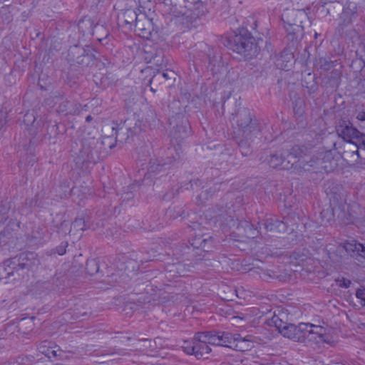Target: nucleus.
I'll return each instance as SVG.
<instances>
[{
    "label": "nucleus",
    "mask_w": 365,
    "mask_h": 365,
    "mask_svg": "<svg viewBox=\"0 0 365 365\" xmlns=\"http://www.w3.org/2000/svg\"><path fill=\"white\" fill-rule=\"evenodd\" d=\"M93 120V118L91 115H88L86 118V122H91V120Z\"/></svg>",
    "instance_id": "bf43d9fd"
},
{
    "label": "nucleus",
    "mask_w": 365,
    "mask_h": 365,
    "mask_svg": "<svg viewBox=\"0 0 365 365\" xmlns=\"http://www.w3.org/2000/svg\"><path fill=\"white\" fill-rule=\"evenodd\" d=\"M225 212L226 210L224 208H221L219 210V212L215 214L213 216H211L212 218L215 219L216 221H220L222 219H225Z\"/></svg>",
    "instance_id": "37998d69"
},
{
    "label": "nucleus",
    "mask_w": 365,
    "mask_h": 365,
    "mask_svg": "<svg viewBox=\"0 0 365 365\" xmlns=\"http://www.w3.org/2000/svg\"><path fill=\"white\" fill-rule=\"evenodd\" d=\"M274 323L279 332L284 336L296 341V339H297V336H296V325L292 324H287L278 318L274 321Z\"/></svg>",
    "instance_id": "6ab92c4d"
},
{
    "label": "nucleus",
    "mask_w": 365,
    "mask_h": 365,
    "mask_svg": "<svg viewBox=\"0 0 365 365\" xmlns=\"http://www.w3.org/2000/svg\"><path fill=\"white\" fill-rule=\"evenodd\" d=\"M113 125H114L112 127V129L115 131V140H118L120 142L125 141L129 138L128 133L131 132V128L125 127V123L123 124H118L113 122Z\"/></svg>",
    "instance_id": "a878e982"
},
{
    "label": "nucleus",
    "mask_w": 365,
    "mask_h": 365,
    "mask_svg": "<svg viewBox=\"0 0 365 365\" xmlns=\"http://www.w3.org/2000/svg\"><path fill=\"white\" fill-rule=\"evenodd\" d=\"M235 140L240 148V152L243 156H248L252 153V148L250 144V140L253 138H237L235 135Z\"/></svg>",
    "instance_id": "cd10ccee"
},
{
    "label": "nucleus",
    "mask_w": 365,
    "mask_h": 365,
    "mask_svg": "<svg viewBox=\"0 0 365 365\" xmlns=\"http://www.w3.org/2000/svg\"><path fill=\"white\" fill-rule=\"evenodd\" d=\"M356 297L361 300V303H365V288L358 289L356 292Z\"/></svg>",
    "instance_id": "c03bdc74"
},
{
    "label": "nucleus",
    "mask_w": 365,
    "mask_h": 365,
    "mask_svg": "<svg viewBox=\"0 0 365 365\" xmlns=\"http://www.w3.org/2000/svg\"><path fill=\"white\" fill-rule=\"evenodd\" d=\"M304 147L293 146L290 150L284 148L271 151L267 163L271 168L289 170L301 161Z\"/></svg>",
    "instance_id": "f03ea898"
},
{
    "label": "nucleus",
    "mask_w": 365,
    "mask_h": 365,
    "mask_svg": "<svg viewBox=\"0 0 365 365\" xmlns=\"http://www.w3.org/2000/svg\"><path fill=\"white\" fill-rule=\"evenodd\" d=\"M36 118L33 114L27 113L24 115V121L26 125L32 124L35 121Z\"/></svg>",
    "instance_id": "49530a36"
},
{
    "label": "nucleus",
    "mask_w": 365,
    "mask_h": 365,
    "mask_svg": "<svg viewBox=\"0 0 365 365\" xmlns=\"http://www.w3.org/2000/svg\"><path fill=\"white\" fill-rule=\"evenodd\" d=\"M236 335L227 331H215V346H222L232 349Z\"/></svg>",
    "instance_id": "a211bd4d"
},
{
    "label": "nucleus",
    "mask_w": 365,
    "mask_h": 365,
    "mask_svg": "<svg viewBox=\"0 0 365 365\" xmlns=\"http://www.w3.org/2000/svg\"><path fill=\"white\" fill-rule=\"evenodd\" d=\"M101 144L102 145L108 147L110 149H112L115 146V144L112 143V138L110 136L103 138L101 142Z\"/></svg>",
    "instance_id": "79ce46f5"
},
{
    "label": "nucleus",
    "mask_w": 365,
    "mask_h": 365,
    "mask_svg": "<svg viewBox=\"0 0 365 365\" xmlns=\"http://www.w3.org/2000/svg\"><path fill=\"white\" fill-rule=\"evenodd\" d=\"M190 132V125L187 120H182L180 125H177L173 127V130L171 132L173 138L175 139L176 142L179 144L182 140L187 138Z\"/></svg>",
    "instance_id": "dca6fc26"
},
{
    "label": "nucleus",
    "mask_w": 365,
    "mask_h": 365,
    "mask_svg": "<svg viewBox=\"0 0 365 365\" xmlns=\"http://www.w3.org/2000/svg\"><path fill=\"white\" fill-rule=\"evenodd\" d=\"M358 143H359V145H361L363 158H365V134H363V135L361 137V139Z\"/></svg>",
    "instance_id": "09e8293b"
},
{
    "label": "nucleus",
    "mask_w": 365,
    "mask_h": 365,
    "mask_svg": "<svg viewBox=\"0 0 365 365\" xmlns=\"http://www.w3.org/2000/svg\"><path fill=\"white\" fill-rule=\"evenodd\" d=\"M85 221L83 218H76L71 224V232L72 230L75 232L83 231L85 230Z\"/></svg>",
    "instance_id": "c9c22d12"
},
{
    "label": "nucleus",
    "mask_w": 365,
    "mask_h": 365,
    "mask_svg": "<svg viewBox=\"0 0 365 365\" xmlns=\"http://www.w3.org/2000/svg\"><path fill=\"white\" fill-rule=\"evenodd\" d=\"M341 78V72L334 68L329 73V74L324 78V83L330 88H338L340 85Z\"/></svg>",
    "instance_id": "4be33fe9"
},
{
    "label": "nucleus",
    "mask_w": 365,
    "mask_h": 365,
    "mask_svg": "<svg viewBox=\"0 0 365 365\" xmlns=\"http://www.w3.org/2000/svg\"><path fill=\"white\" fill-rule=\"evenodd\" d=\"M254 347V344L250 340L245 338H241L239 334L237 335L235 339V343L232 345V349L238 351H247L251 350Z\"/></svg>",
    "instance_id": "5701e85b"
},
{
    "label": "nucleus",
    "mask_w": 365,
    "mask_h": 365,
    "mask_svg": "<svg viewBox=\"0 0 365 365\" xmlns=\"http://www.w3.org/2000/svg\"><path fill=\"white\" fill-rule=\"evenodd\" d=\"M304 153H302L300 165H309L310 167L319 171L329 173L333 171L338 165L336 160L334 159L331 150H323L314 154L312 157L308 160Z\"/></svg>",
    "instance_id": "20e7f679"
},
{
    "label": "nucleus",
    "mask_w": 365,
    "mask_h": 365,
    "mask_svg": "<svg viewBox=\"0 0 365 365\" xmlns=\"http://www.w3.org/2000/svg\"><path fill=\"white\" fill-rule=\"evenodd\" d=\"M123 19L125 24H134L135 26L140 20L137 11L133 9H128L125 10L123 13Z\"/></svg>",
    "instance_id": "c756f323"
},
{
    "label": "nucleus",
    "mask_w": 365,
    "mask_h": 365,
    "mask_svg": "<svg viewBox=\"0 0 365 365\" xmlns=\"http://www.w3.org/2000/svg\"><path fill=\"white\" fill-rule=\"evenodd\" d=\"M38 349L40 353L45 355L50 359H56L58 360H63L66 353L60 349L57 346L52 344L51 341H43L38 346Z\"/></svg>",
    "instance_id": "f8f14e48"
},
{
    "label": "nucleus",
    "mask_w": 365,
    "mask_h": 365,
    "mask_svg": "<svg viewBox=\"0 0 365 365\" xmlns=\"http://www.w3.org/2000/svg\"><path fill=\"white\" fill-rule=\"evenodd\" d=\"M312 339H316V337L313 336V337L309 339V340H312Z\"/></svg>",
    "instance_id": "680f3d73"
},
{
    "label": "nucleus",
    "mask_w": 365,
    "mask_h": 365,
    "mask_svg": "<svg viewBox=\"0 0 365 365\" xmlns=\"http://www.w3.org/2000/svg\"><path fill=\"white\" fill-rule=\"evenodd\" d=\"M143 19H140L136 25V29L140 31L139 35L143 38H149L151 36L150 23L144 15H142Z\"/></svg>",
    "instance_id": "bb28decb"
},
{
    "label": "nucleus",
    "mask_w": 365,
    "mask_h": 365,
    "mask_svg": "<svg viewBox=\"0 0 365 365\" xmlns=\"http://www.w3.org/2000/svg\"><path fill=\"white\" fill-rule=\"evenodd\" d=\"M4 123H0V126H2Z\"/></svg>",
    "instance_id": "e2e57ef3"
},
{
    "label": "nucleus",
    "mask_w": 365,
    "mask_h": 365,
    "mask_svg": "<svg viewBox=\"0 0 365 365\" xmlns=\"http://www.w3.org/2000/svg\"><path fill=\"white\" fill-rule=\"evenodd\" d=\"M195 341L215 346V331H198L194 335Z\"/></svg>",
    "instance_id": "b1692460"
},
{
    "label": "nucleus",
    "mask_w": 365,
    "mask_h": 365,
    "mask_svg": "<svg viewBox=\"0 0 365 365\" xmlns=\"http://www.w3.org/2000/svg\"><path fill=\"white\" fill-rule=\"evenodd\" d=\"M234 133L237 138H255L261 130L257 120L249 108H240L232 115Z\"/></svg>",
    "instance_id": "f257e3e1"
},
{
    "label": "nucleus",
    "mask_w": 365,
    "mask_h": 365,
    "mask_svg": "<svg viewBox=\"0 0 365 365\" xmlns=\"http://www.w3.org/2000/svg\"><path fill=\"white\" fill-rule=\"evenodd\" d=\"M93 51V48L89 46L86 48L75 46L69 50L68 57L73 64L77 63L83 67L88 66L95 59Z\"/></svg>",
    "instance_id": "423d86ee"
},
{
    "label": "nucleus",
    "mask_w": 365,
    "mask_h": 365,
    "mask_svg": "<svg viewBox=\"0 0 365 365\" xmlns=\"http://www.w3.org/2000/svg\"><path fill=\"white\" fill-rule=\"evenodd\" d=\"M291 257H292V258H294V259H297H297H299V254H298V253H297V252H294V253L292 255Z\"/></svg>",
    "instance_id": "13d9d810"
},
{
    "label": "nucleus",
    "mask_w": 365,
    "mask_h": 365,
    "mask_svg": "<svg viewBox=\"0 0 365 365\" xmlns=\"http://www.w3.org/2000/svg\"><path fill=\"white\" fill-rule=\"evenodd\" d=\"M318 36L317 33H315V37Z\"/></svg>",
    "instance_id": "0e129e2a"
},
{
    "label": "nucleus",
    "mask_w": 365,
    "mask_h": 365,
    "mask_svg": "<svg viewBox=\"0 0 365 365\" xmlns=\"http://www.w3.org/2000/svg\"><path fill=\"white\" fill-rule=\"evenodd\" d=\"M68 245L67 242L61 243L56 247V252L59 255H63L66 252V247Z\"/></svg>",
    "instance_id": "de8ad7c7"
},
{
    "label": "nucleus",
    "mask_w": 365,
    "mask_h": 365,
    "mask_svg": "<svg viewBox=\"0 0 365 365\" xmlns=\"http://www.w3.org/2000/svg\"><path fill=\"white\" fill-rule=\"evenodd\" d=\"M265 274H267L269 278H274V277H277L274 274V272L272 271V270H267V273Z\"/></svg>",
    "instance_id": "6e6d98bb"
},
{
    "label": "nucleus",
    "mask_w": 365,
    "mask_h": 365,
    "mask_svg": "<svg viewBox=\"0 0 365 365\" xmlns=\"http://www.w3.org/2000/svg\"><path fill=\"white\" fill-rule=\"evenodd\" d=\"M358 255L365 259V245L362 244V248H359L358 251Z\"/></svg>",
    "instance_id": "603ef678"
},
{
    "label": "nucleus",
    "mask_w": 365,
    "mask_h": 365,
    "mask_svg": "<svg viewBox=\"0 0 365 365\" xmlns=\"http://www.w3.org/2000/svg\"><path fill=\"white\" fill-rule=\"evenodd\" d=\"M356 118L359 121H365V109L359 111Z\"/></svg>",
    "instance_id": "3c124183"
},
{
    "label": "nucleus",
    "mask_w": 365,
    "mask_h": 365,
    "mask_svg": "<svg viewBox=\"0 0 365 365\" xmlns=\"http://www.w3.org/2000/svg\"><path fill=\"white\" fill-rule=\"evenodd\" d=\"M237 229L242 235L250 239L257 237L260 233L258 227H255L252 223L247 220L240 221L237 225Z\"/></svg>",
    "instance_id": "f3484780"
},
{
    "label": "nucleus",
    "mask_w": 365,
    "mask_h": 365,
    "mask_svg": "<svg viewBox=\"0 0 365 365\" xmlns=\"http://www.w3.org/2000/svg\"><path fill=\"white\" fill-rule=\"evenodd\" d=\"M190 271V267L181 262L168 264L165 268L166 277L168 278H175L184 277Z\"/></svg>",
    "instance_id": "2eb2a0df"
},
{
    "label": "nucleus",
    "mask_w": 365,
    "mask_h": 365,
    "mask_svg": "<svg viewBox=\"0 0 365 365\" xmlns=\"http://www.w3.org/2000/svg\"><path fill=\"white\" fill-rule=\"evenodd\" d=\"M98 143V142L95 139H84L83 140L80 153L84 160L95 163L98 159V153L96 150Z\"/></svg>",
    "instance_id": "ddd939ff"
},
{
    "label": "nucleus",
    "mask_w": 365,
    "mask_h": 365,
    "mask_svg": "<svg viewBox=\"0 0 365 365\" xmlns=\"http://www.w3.org/2000/svg\"><path fill=\"white\" fill-rule=\"evenodd\" d=\"M339 153L341 154L342 158L349 164H354L358 162L359 159L363 158L361 145L353 141L344 142L343 150H339Z\"/></svg>",
    "instance_id": "9d476101"
},
{
    "label": "nucleus",
    "mask_w": 365,
    "mask_h": 365,
    "mask_svg": "<svg viewBox=\"0 0 365 365\" xmlns=\"http://www.w3.org/2000/svg\"><path fill=\"white\" fill-rule=\"evenodd\" d=\"M181 348L184 352L187 354L194 355L195 354V336L190 340L186 339L182 341Z\"/></svg>",
    "instance_id": "7c9ffc66"
},
{
    "label": "nucleus",
    "mask_w": 365,
    "mask_h": 365,
    "mask_svg": "<svg viewBox=\"0 0 365 365\" xmlns=\"http://www.w3.org/2000/svg\"><path fill=\"white\" fill-rule=\"evenodd\" d=\"M227 46L247 58L256 57L260 52L258 42L247 31L230 37Z\"/></svg>",
    "instance_id": "7ed1b4c3"
},
{
    "label": "nucleus",
    "mask_w": 365,
    "mask_h": 365,
    "mask_svg": "<svg viewBox=\"0 0 365 365\" xmlns=\"http://www.w3.org/2000/svg\"><path fill=\"white\" fill-rule=\"evenodd\" d=\"M285 18L283 16L282 21L284 29L289 35L294 36L303 31V19L307 18V14L304 11L301 10L292 11L289 16Z\"/></svg>",
    "instance_id": "6e6552de"
},
{
    "label": "nucleus",
    "mask_w": 365,
    "mask_h": 365,
    "mask_svg": "<svg viewBox=\"0 0 365 365\" xmlns=\"http://www.w3.org/2000/svg\"><path fill=\"white\" fill-rule=\"evenodd\" d=\"M36 254L34 252L21 253L19 259L14 258L4 261V266L8 267L9 269H12L11 272H8V275H12L14 271L30 268L32 264V259H36L38 262V260L36 259Z\"/></svg>",
    "instance_id": "1a4fd4ad"
},
{
    "label": "nucleus",
    "mask_w": 365,
    "mask_h": 365,
    "mask_svg": "<svg viewBox=\"0 0 365 365\" xmlns=\"http://www.w3.org/2000/svg\"><path fill=\"white\" fill-rule=\"evenodd\" d=\"M262 225L267 232L282 233L287 230L286 224L275 217H267L264 219Z\"/></svg>",
    "instance_id": "4468645a"
},
{
    "label": "nucleus",
    "mask_w": 365,
    "mask_h": 365,
    "mask_svg": "<svg viewBox=\"0 0 365 365\" xmlns=\"http://www.w3.org/2000/svg\"><path fill=\"white\" fill-rule=\"evenodd\" d=\"M314 85L311 86L310 91L314 90Z\"/></svg>",
    "instance_id": "052dcab7"
},
{
    "label": "nucleus",
    "mask_w": 365,
    "mask_h": 365,
    "mask_svg": "<svg viewBox=\"0 0 365 365\" xmlns=\"http://www.w3.org/2000/svg\"><path fill=\"white\" fill-rule=\"evenodd\" d=\"M204 241L202 243V246H200V249L203 250L204 251H209V249L212 247L213 244V240L212 237L207 236L205 235V237H204Z\"/></svg>",
    "instance_id": "4c0bfd02"
},
{
    "label": "nucleus",
    "mask_w": 365,
    "mask_h": 365,
    "mask_svg": "<svg viewBox=\"0 0 365 365\" xmlns=\"http://www.w3.org/2000/svg\"><path fill=\"white\" fill-rule=\"evenodd\" d=\"M344 247L347 252H356L358 254L359 249L362 248V244L358 243L354 240H351V242L344 243Z\"/></svg>",
    "instance_id": "f704fd0d"
},
{
    "label": "nucleus",
    "mask_w": 365,
    "mask_h": 365,
    "mask_svg": "<svg viewBox=\"0 0 365 365\" xmlns=\"http://www.w3.org/2000/svg\"><path fill=\"white\" fill-rule=\"evenodd\" d=\"M57 232L62 235L71 232V224L68 221H63L58 227Z\"/></svg>",
    "instance_id": "e433bc0d"
},
{
    "label": "nucleus",
    "mask_w": 365,
    "mask_h": 365,
    "mask_svg": "<svg viewBox=\"0 0 365 365\" xmlns=\"http://www.w3.org/2000/svg\"><path fill=\"white\" fill-rule=\"evenodd\" d=\"M336 132L339 137L344 142L353 141L358 143L364 133L353 126L352 123L346 119H339L335 126Z\"/></svg>",
    "instance_id": "0eeeda50"
},
{
    "label": "nucleus",
    "mask_w": 365,
    "mask_h": 365,
    "mask_svg": "<svg viewBox=\"0 0 365 365\" xmlns=\"http://www.w3.org/2000/svg\"><path fill=\"white\" fill-rule=\"evenodd\" d=\"M153 62L158 67L161 68L165 67L168 64V61L164 60L163 56L160 54H157L153 57Z\"/></svg>",
    "instance_id": "58836bf2"
},
{
    "label": "nucleus",
    "mask_w": 365,
    "mask_h": 365,
    "mask_svg": "<svg viewBox=\"0 0 365 365\" xmlns=\"http://www.w3.org/2000/svg\"><path fill=\"white\" fill-rule=\"evenodd\" d=\"M204 237H205V235L195 236L191 240V245L194 248L200 249V246H202V243L205 240Z\"/></svg>",
    "instance_id": "ea45409f"
},
{
    "label": "nucleus",
    "mask_w": 365,
    "mask_h": 365,
    "mask_svg": "<svg viewBox=\"0 0 365 365\" xmlns=\"http://www.w3.org/2000/svg\"><path fill=\"white\" fill-rule=\"evenodd\" d=\"M48 103H53V107L58 113H64L65 115H74L78 111V106L77 104L73 105L74 108L71 109L70 107L73 106L66 98L61 96H55L51 98L47 99Z\"/></svg>",
    "instance_id": "9b49d317"
},
{
    "label": "nucleus",
    "mask_w": 365,
    "mask_h": 365,
    "mask_svg": "<svg viewBox=\"0 0 365 365\" xmlns=\"http://www.w3.org/2000/svg\"><path fill=\"white\" fill-rule=\"evenodd\" d=\"M206 195H207V190H205V191H202V192L200 193V195H199V197H199V200H200L201 202H202V200H203V199H207Z\"/></svg>",
    "instance_id": "864d4df0"
},
{
    "label": "nucleus",
    "mask_w": 365,
    "mask_h": 365,
    "mask_svg": "<svg viewBox=\"0 0 365 365\" xmlns=\"http://www.w3.org/2000/svg\"><path fill=\"white\" fill-rule=\"evenodd\" d=\"M336 61H331L325 58H319L317 60L315 66L318 71H319L320 75H322L323 73L333 70L336 65Z\"/></svg>",
    "instance_id": "393cba45"
},
{
    "label": "nucleus",
    "mask_w": 365,
    "mask_h": 365,
    "mask_svg": "<svg viewBox=\"0 0 365 365\" xmlns=\"http://www.w3.org/2000/svg\"><path fill=\"white\" fill-rule=\"evenodd\" d=\"M362 305H363V306H365V302H364V303H362Z\"/></svg>",
    "instance_id": "69168bd1"
},
{
    "label": "nucleus",
    "mask_w": 365,
    "mask_h": 365,
    "mask_svg": "<svg viewBox=\"0 0 365 365\" xmlns=\"http://www.w3.org/2000/svg\"><path fill=\"white\" fill-rule=\"evenodd\" d=\"M1 267H2V268L4 269V270L5 272H6L7 273H8V272H9H9H11V271H12V269H9V268L8 267H6V266H4V264L3 266H1ZM9 276H10V275H8V274H7V276H6V278H8V277H9Z\"/></svg>",
    "instance_id": "4d7b16f0"
},
{
    "label": "nucleus",
    "mask_w": 365,
    "mask_h": 365,
    "mask_svg": "<svg viewBox=\"0 0 365 365\" xmlns=\"http://www.w3.org/2000/svg\"><path fill=\"white\" fill-rule=\"evenodd\" d=\"M351 284V282L349 279H346L343 278L339 284V286L344 288H349Z\"/></svg>",
    "instance_id": "8fccbe9b"
},
{
    "label": "nucleus",
    "mask_w": 365,
    "mask_h": 365,
    "mask_svg": "<svg viewBox=\"0 0 365 365\" xmlns=\"http://www.w3.org/2000/svg\"><path fill=\"white\" fill-rule=\"evenodd\" d=\"M207 343L195 341V354L197 359L207 358L212 349Z\"/></svg>",
    "instance_id": "c85d7f7f"
},
{
    "label": "nucleus",
    "mask_w": 365,
    "mask_h": 365,
    "mask_svg": "<svg viewBox=\"0 0 365 365\" xmlns=\"http://www.w3.org/2000/svg\"><path fill=\"white\" fill-rule=\"evenodd\" d=\"M312 331V335H317L320 338H322L324 334V329L321 326L314 325Z\"/></svg>",
    "instance_id": "a19ab883"
},
{
    "label": "nucleus",
    "mask_w": 365,
    "mask_h": 365,
    "mask_svg": "<svg viewBox=\"0 0 365 365\" xmlns=\"http://www.w3.org/2000/svg\"><path fill=\"white\" fill-rule=\"evenodd\" d=\"M74 314H75L74 319H79L81 317L86 315V312H83L82 314L80 312L79 313L78 312V313H75Z\"/></svg>",
    "instance_id": "5fc2aeb1"
},
{
    "label": "nucleus",
    "mask_w": 365,
    "mask_h": 365,
    "mask_svg": "<svg viewBox=\"0 0 365 365\" xmlns=\"http://www.w3.org/2000/svg\"><path fill=\"white\" fill-rule=\"evenodd\" d=\"M86 270L90 275L98 273L99 270L98 262L94 259L88 260L86 265Z\"/></svg>",
    "instance_id": "473e14b6"
},
{
    "label": "nucleus",
    "mask_w": 365,
    "mask_h": 365,
    "mask_svg": "<svg viewBox=\"0 0 365 365\" xmlns=\"http://www.w3.org/2000/svg\"><path fill=\"white\" fill-rule=\"evenodd\" d=\"M357 17V4L354 1H346L344 4L341 12L339 15V23L336 27V31L341 36L345 34Z\"/></svg>",
    "instance_id": "39448f33"
},
{
    "label": "nucleus",
    "mask_w": 365,
    "mask_h": 365,
    "mask_svg": "<svg viewBox=\"0 0 365 365\" xmlns=\"http://www.w3.org/2000/svg\"><path fill=\"white\" fill-rule=\"evenodd\" d=\"M314 324L311 323H300L296 326V341L303 342L312 335Z\"/></svg>",
    "instance_id": "aec40b11"
},
{
    "label": "nucleus",
    "mask_w": 365,
    "mask_h": 365,
    "mask_svg": "<svg viewBox=\"0 0 365 365\" xmlns=\"http://www.w3.org/2000/svg\"><path fill=\"white\" fill-rule=\"evenodd\" d=\"M4 80H5L6 86H11V85H13L15 83L14 77L11 73L6 74L4 76Z\"/></svg>",
    "instance_id": "a18cd8bd"
},
{
    "label": "nucleus",
    "mask_w": 365,
    "mask_h": 365,
    "mask_svg": "<svg viewBox=\"0 0 365 365\" xmlns=\"http://www.w3.org/2000/svg\"><path fill=\"white\" fill-rule=\"evenodd\" d=\"M161 75L165 80L172 81L175 79L176 73L172 70H167L165 72H158V75L154 76L150 80V83H153V82L157 81L158 79L159 76Z\"/></svg>",
    "instance_id": "2f4dec72"
},
{
    "label": "nucleus",
    "mask_w": 365,
    "mask_h": 365,
    "mask_svg": "<svg viewBox=\"0 0 365 365\" xmlns=\"http://www.w3.org/2000/svg\"><path fill=\"white\" fill-rule=\"evenodd\" d=\"M344 6V4L339 1H334L328 4V7L327 8V14L331 15L335 13H337L341 11Z\"/></svg>",
    "instance_id": "72a5a7b5"
},
{
    "label": "nucleus",
    "mask_w": 365,
    "mask_h": 365,
    "mask_svg": "<svg viewBox=\"0 0 365 365\" xmlns=\"http://www.w3.org/2000/svg\"><path fill=\"white\" fill-rule=\"evenodd\" d=\"M168 153L170 154V157H168V161L163 163H153L151 165L152 172H159L164 168L166 165L172 164L173 162L180 159V153L178 152V150L175 148H168Z\"/></svg>",
    "instance_id": "412c9836"
}]
</instances>
